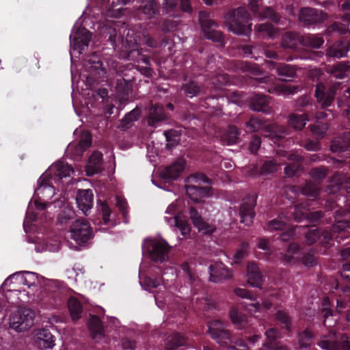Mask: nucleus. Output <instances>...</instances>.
<instances>
[{
    "label": "nucleus",
    "mask_w": 350,
    "mask_h": 350,
    "mask_svg": "<svg viewBox=\"0 0 350 350\" xmlns=\"http://www.w3.org/2000/svg\"><path fill=\"white\" fill-rule=\"evenodd\" d=\"M94 195L91 189H79L77 192L76 201L79 209L88 215V212L93 205Z\"/></svg>",
    "instance_id": "5701e85b"
},
{
    "label": "nucleus",
    "mask_w": 350,
    "mask_h": 350,
    "mask_svg": "<svg viewBox=\"0 0 350 350\" xmlns=\"http://www.w3.org/2000/svg\"><path fill=\"white\" fill-rule=\"evenodd\" d=\"M141 2L139 11L148 18H152L159 14V6L155 0H138Z\"/></svg>",
    "instance_id": "c756f323"
},
{
    "label": "nucleus",
    "mask_w": 350,
    "mask_h": 350,
    "mask_svg": "<svg viewBox=\"0 0 350 350\" xmlns=\"http://www.w3.org/2000/svg\"><path fill=\"white\" fill-rule=\"evenodd\" d=\"M319 187L317 185L311 183H306L301 188V193L304 195L311 198H317L319 196Z\"/></svg>",
    "instance_id": "4d7b16f0"
},
{
    "label": "nucleus",
    "mask_w": 350,
    "mask_h": 350,
    "mask_svg": "<svg viewBox=\"0 0 350 350\" xmlns=\"http://www.w3.org/2000/svg\"><path fill=\"white\" fill-rule=\"evenodd\" d=\"M239 135L240 131L236 126L229 125L223 133L221 139L227 145H232L238 142Z\"/></svg>",
    "instance_id": "4c0bfd02"
},
{
    "label": "nucleus",
    "mask_w": 350,
    "mask_h": 350,
    "mask_svg": "<svg viewBox=\"0 0 350 350\" xmlns=\"http://www.w3.org/2000/svg\"><path fill=\"white\" fill-rule=\"evenodd\" d=\"M258 33L262 37L273 38L276 33V29L274 26L269 23H262L255 27Z\"/></svg>",
    "instance_id": "8fccbe9b"
},
{
    "label": "nucleus",
    "mask_w": 350,
    "mask_h": 350,
    "mask_svg": "<svg viewBox=\"0 0 350 350\" xmlns=\"http://www.w3.org/2000/svg\"><path fill=\"white\" fill-rule=\"evenodd\" d=\"M347 33V27L340 23L335 22L328 26L325 30V35L332 37L334 35H344Z\"/></svg>",
    "instance_id": "603ef678"
},
{
    "label": "nucleus",
    "mask_w": 350,
    "mask_h": 350,
    "mask_svg": "<svg viewBox=\"0 0 350 350\" xmlns=\"http://www.w3.org/2000/svg\"><path fill=\"white\" fill-rule=\"evenodd\" d=\"M35 312L29 308H19L10 316V327L17 332L29 329L33 324Z\"/></svg>",
    "instance_id": "423d86ee"
},
{
    "label": "nucleus",
    "mask_w": 350,
    "mask_h": 350,
    "mask_svg": "<svg viewBox=\"0 0 350 350\" xmlns=\"http://www.w3.org/2000/svg\"><path fill=\"white\" fill-rule=\"evenodd\" d=\"M327 130V126L321 122L310 125L312 133L318 139L323 138Z\"/></svg>",
    "instance_id": "052dcab7"
},
{
    "label": "nucleus",
    "mask_w": 350,
    "mask_h": 350,
    "mask_svg": "<svg viewBox=\"0 0 350 350\" xmlns=\"http://www.w3.org/2000/svg\"><path fill=\"white\" fill-rule=\"evenodd\" d=\"M350 50V42L347 40L336 41L329 49V55L340 58L347 56Z\"/></svg>",
    "instance_id": "f704fd0d"
},
{
    "label": "nucleus",
    "mask_w": 350,
    "mask_h": 350,
    "mask_svg": "<svg viewBox=\"0 0 350 350\" xmlns=\"http://www.w3.org/2000/svg\"><path fill=\"white\" fill-rule=\"evenodd\" d=\"M164 135L167 142L166 144V149L172 150L179 144L181 131L175 129H170L164 131Z\"/></svg>",
    "instance_id": "58836bf2"
},
{
    "label": "nucleus",
    "mask_w": 350,
    "mask_h": 350,
    "mask_svg": "<svg viewBox=\"0 0 350 350\" xmlns=\"http://www.w3.org/2000/svg\"><path fill=\"white\" fill-rule=\"evenodd\" d=\"M269 99L267 95L255 93L250 97V107L253 111L268 113L270 111Z\"/></svg>",
    "instance_id": "4be33fe9"
},
{
    "label": "nucleus",
    "mask_w": 350,
    "mask_h": 350,
    "mask_svg": "<svg viewBox=\"0 0 350 350\" xmlns=\"http://www.w3.org/2000/svg\"><path fill=\"white\" fill-rule=\"evenodd\" d=\"M43 303L49 308H55L62 306L66 301L65 295L59 290H55L47 293L42 299Z\"/></svg>",
    "instance_id": "2f4dec72"
},
{
    "label": "nucleus",
    "mask_w": 350,
    "mask_h": 350,
    "mask_svg": "<svg viewBox=\"0 0 350 350\" xmlns=\"http://www.w3.org/2000/svg\"><path fill=\"white\" fill-rule=\"evenodd\" d=\"M37 335L38 338L42 342L44 348L50 349L55 345V336L52 335L49 329H40Z\"/></svg>",
    "instance_id": "37998d69"
},
{
    "label": "nucleus",
    "mask_w": 350,
    "mask_h": 350,
    "mask_svg": "<svg viewBox=\"0 0 350 350\" xmlns=\"http://www.w3.org/2000/svg\"><path fill=\"white\" fill-rule=\"evenodd\" d=\"M55 167L56 168L55 175L58 176L59 179L70 176L74 172L72 166L63 161L57 162Z\"/></svg>",
    "instance_id": "09e8293b"
},
{
    "label": "nucleus",
    "mask_w": 350,
    "mask_h": 350,
    "mask_svg": "<svg viewBox=\"0 0 350 350\" xmlns=\"http://www.w3.org/2000/svg\"><path fill=\"white\" fill-rule=\"evenodd\" d=\"M284 258L288 263L295 262L300 260L306 267H313L317 265V260L314 256L313 252L310 250L301 254L300 246L295 243H290L288 245Z\"/></svg>",
    "instance_id": "0eeeda50"
},
{
    "label": "nucleus",
    "mask_w": 350,
    "mask_h": 350,
    "mask_svg": "<svg viewBox=\"0 0 350 350\" xmlns=\"http://www.w3.org/2000/svg\"><path fill=\"white\" fill-rule=\"evenodd\" d=\"M339 84H334L330 87H326L321 83L316 85L314 96L321 108L327 109L334 105L336 91L339 88Z\"/></svg>",
    "instance_id": "9b49d317"
},
{
    "label": "nucleus",
    "mask_w": 350,
    "mask_h": 350,
    "mask_svg": "<svg viewBox=\"0 0 350 350\" xmlns=\"http://www.w3.org/2000/svg\"><path fill=\"white\" fill-rule=\"evenodd\" d=\"M266 340L261 350H288L286 346L279 345L280 332L276 328H269L265 333Z\"/></svg>",
    "instance_id": "6ab92c4d"
},
{
    "label": "nucleus",
    "mask_w": 350,
    "mask_h": 350,
    "mask_svg": "<svg viewBox=\"0 0 350 350\" xmlns=\"http://www.w3.org/2000/svg\"><path fill=\"white\" fill-rule=\"evenodd\" d=\"M15 279L18 283L27 286L29 288L37 287L38 284V275L36 273L30 271H23V273H15L9 276L4 282V284L10 280Z\"/></svg>",
    "instance_id": "412c9836"
},
{
    "label": "nucleus",
    "mask_w": 350,
    "mask_h": 350,
    "mask_svg": "<svg viewBox=\"0 0 350 350\" xmlns=\"http://www.w3.org/2000/svg\"><path fill=\"white\" fill-rule=\"evenodd\" d=\"M284 219L289 220V218L284 214V213H280L277 218L271 220L269 222V229L270 230H282L286 224V222L284 220Z\"/></svg>",
    "instance_id": "5fc2aeb1"
},
{
    "label": "nucleus",
    "mask_w": 350,
    "mask_h": 350,
    "mask_svg": "<svg viewBox=\"0 0 350 350\" xmlns=\"http://www.w3.org/2000/svg\"><path fill=\"white\" fill-rule=\"evenodd\" d=\"M166 119L164 108L159 104L152 105L149 109L148 124L152 127H157L159 124Z\"/></svg>",
    "instance_id": "a878e982"
},
{
    "label": "nucleus",
    "mask_w": 350,
    "mask_h": 350,
    "mask_svg": "<svg viewBox=\"0 0 350 350\" xmlns=\"http://www.w3.org/2000/svg\"><path fill=\"white\" fill-rule=\"evenodd\" d=\"M293 211L291 212V216H288L289 219L291 216L297 221H300L302 219L307 218L308 209L304 204H297L293 207Z\"/></svg>",
    "instance_id": "3c124183"
},
{
    "label": "nucleus",
    "mask_w": 350,
    "mask_h": 350,
    "mask_svg": "<svg viewBox=\"0 0 350 350\" xmlns=\"http://www.w3.org/2000/svg\"><path fill=\"white\" fill-rule=\"evenodd\" d=\"M170 249V246L165 241L151 242L144 247L150 258L160 263L168 258Z\"/></svg>",
    "instance_id": "ddd939ff"
},
{
    "label": "nucleus",
    "mask_w": 350,
    "mask_h": 350,
    "mask_svg": "<svg viewBox=\"0 0 350 350\" xmlns=\"http://www.w3.org/2000/svg\"><path fill=\"white\" fill-rule=\"evenodd\" d=\"M277 320L282 325L283 327L289 330L291 326V320L289 316L284 312L279 310L276 313Z\"/></svg>",
    "instance_id": "338daca9"
},
{
    "label": "nucleus",
    "mask_w": 350,
    "mask_h": 350,
    "mask_svg": "<svg viewBox=\"0 0 350 350\" xmlns=\"http://www.w3.org/2000/svg\"><path fill=\"white\" fill-rule=\"evenodd\" d=\"M194 226L198 228L199 232L208 235L212 234L216 230L215 226L206 222L204 219L200 221Z\"/></svg>",
    "instance_id": "e2e57ef3"
},
{
    "label": "nucleus",
    "mask_w": 350,
    "mask_h": 350,
    "mask_svg": "<svg viewBox=\"0 0 350 350\" xmlns=\"http://www.w3.org/2000/svg\"><path fill=\"white\" fill-rule=\"evenodd\" d=\"M98 204H99L98 211L102 213L103 224L107 225L110 220V216L111 214V208L106 202H102L99 200H98Z\"/></svg>",
    "instance_id": "bf43d9fd"
},
{
    "label": "nucleus",
    "mask_w": 350,
    "mask_h": 350,
    "mask_svg": "<svg viewBox=\"0 0 350 350\" xmlns=\"http://www.w3.org/2000/svg\"><path fill=\"white\" fill-rule=\"evenodd\" d=\"M251 16L244 7L229 10L225 21L230 31L237 35L248 36L252 31Z\"/></svg>",
    "instance_id": "f03ea898"
},
{
    "label": "nucleus",
    "mask_w": 350,
    "mask_h": 350,
    "mask_svg": "<svg viewBox=\"0 0 350 350\" xmlns=\"http://www.w3.org/2000/svg\"><path fill=\"white\" fill-rule=\"evenodd\" d=\"M140 117V110L135 108L129 113H126L121 120V127L123 129H129L131 126L133 122L137 121Z\"/></svg>",
    "instance_id": "49530a36"
},
{
    "label": "nucleus",
    "mask_w": 350,
    "mask_h": 350,
    "mask_svg": "<svg viewBox=\"0 0 350 350\" xmlns=\"http://www.w3.org/2000/svg\"><path fill=\"white\" fill-rule=\"evenodd\" d=\"M302 45V36L295 31H287L283 37L282 45L284 49L297 50L299 45Z\"/></svg>",
    "instance_id": "c85d7f7f"
},
{
    "label": "nucleus",
    "mask_w": 350,
    "mask_h": 350,
    "mask_svg": "<svg viewBox=\"0 0 350 350\" xmlns=\"http://www.w3.org/2000/svg\"><path fill=\"white\" fill-rule=\"evenodd\" d=\"M208 332L211 338L220 346L226 348V350H248L247 345H243V349H237L232 345L233 336L231 332L226 329L224 323L219 320L211 321L208 325Z\"/></svg>",
    "instance_id": "20e7f679"
},
{
    "label": "nucleus",
    "mask_w": 350,
    "mask_h": 350,
    "mask_svg": "<svg viewBox=\"0 0 350 350\" xmlns=\"http://www.w3.org/2000/svg\"><path fill=\"white\" fill-rule=\"evenodd\" d=\"M247 277L248 284L254 287L260 288L263 283V276L258 265L250 262L247 265Z\"/></svg>",
    "instance_id": "b1692460"
},
{
    "label": "nucleus",
    "mask_w": 350,
    "mask_h": 350,
    "mask_svg": "<svg viewBox=\"0 0 350 350\" xmlns=\"http://www.w3.org/2000/svg\"><path fill=\"white\" fill-rule=\"evenodd\" d=\"M188 181L198 184L197 185H187L185 186L187 195L194 202H198L200 198L207 196L211 191V187L200 185L201 183L211 185L212 183L211 180L203 173L198 172L189 176Z\"/></svg>",
    "instance_id": "39448f33"
},
{
    "label": "nucleus",
    "mask_w": 350,
    "mask_h": 350,
    "mask_svg": "<svg viewBox=\"0 0 350 350\" xmlns=\"http://www.w3.org/2000/svg\"><path fill=\"white\" fill-rule=\"evenodd\" d=\"M174 206H169L165 213L170 214L171 216H165L164 217L165 221L171 226H174L181 232V234L186 237L190 234L191 226L187 220L183 219L179 216L175 215Z\"/></svg>",
    "instance_id": "f3484780"
},
{
    "label": "nucleus",
    "mask_w": 350,
    "mask_h": 350,
    "mask_svg": "<svg viewBox=\"0 0 350 350\" xmlns=\"http://www.w3.org/2000/svg\"><path fill=\"white\" fill-rule=\"evenodd\" d=\"M297 338L299 347L307 349L312 345L314 335L308 328H306L298 334Z\"/></svg>",
    "instance_id": "79ce46f5"
},
{
    "label": "nucleus",
    "mask_w": 350,
    "mask_h": 350,
    "mask_svg": "<svg viewBox=\"0 0 350 350\" xmlns=\"http://www.w3.org/2000/svg\"><path fill=\"white\" fill-rule=\"evenodd\" d=\"M329 170L325 166L313 167L310 172L312 178L317 180H323L327 175Z\"/></svg>",
    "instance_id": "13d9d810"
},
{
    "label": "nucleus",
    "mask_w": 350,
    "mask_h": 350,
    "mask_svg": "<svg viewBox=\"0 0 350 350\" xmlns=\"http://www.w3.org/2000/svg\"><path fill=\"white\" fill-rule=\"evenodd\" d=\"M68 308L73 321L79 320L81 317L83 306L79 300L75 297H70L67 301Z\"/></svg>",
    "instance_id": "e433bc0d"
},
{
    "label": "nucleus",
    "mask_w": 350,
    "mask_h": 350,
    "mask_svg": "<svg viewBox=\"0 0 350 350\" xmlns=\"http://www.w3.org/2000/svg\"><path fill=\"white\" fill-rule=\"evenodd\" d=\"M324 43L323 39L316 35L302 36V45L313 49H319Z\"/></svg>",
    "instance_id": "de8ad7c7"
},
{
    "label": "nucleus",
    "mask_w": 350,
    "mask_h": 350,
    "mask_svg": "<svg viewBox=\"0 0 350 350\" xmlns=\"http://www.w3.org/2000/svg\"><path fill=\"white\" fill-rule=\"evenodd\" d=\"M239 68L243 72H247L254 76L261 74V69L257 64H253L247 62H240Z\"/></svg>",
    "instance_id": "6e6d98bb"
},
{
    "label": "nucleus",
    "mask_w": 350,
    "mask_h": 350,
    "mask_svg": "<svg viewBox=\"0 0 350 350\" xmlns=\"http://www.w3.org/2000/svg\"><path fill=\"white\" fill-rule=\"evenodd\" d=\"M43 303L49 308H55L62 306L66 301L65 295L59 290H55L47 293L42 299Z\"/></svg>",
    "instance_id": "7c9ffc66"
},
{
    "label": "nucleus",
    "mask_w": 350,
    "mask_h": 350,
    "mask_svg": "<svg viewBox=\"0 0 350 350\" xmlns=\"http://www.w3.org/2000/svg\"><path fill=\"white\" fill-rule=\"evenodd\" d=\"M257 196H248L243 199L240 206L239 215L241 222L247 226H251L256 215L254 208L256 205Z\"/></svg>",
    "instance_id": "4468645a"
},
{
    "label": "nucleus",
    "mask_w": 350,
    "mask_h": 350,
    "mask_svg": "<svg viewBox=\"0 0 350 350\" xmlns=\"http://www.w3.org/2000/svg\"><path fill=\"white\" fill-rule=\"evenodd\" d=\"M308 120V116L306 113L301 115L291 114L289 117L288 124L296 130H301Z\"/></svg>",
    "instance_id": "a19ab883"
},
{
    "label": "nucleus",
    "mask_w": 350,
    "mask_h": 350,
    "mask_svg": "<svg viewBox=\"0 0 350 350\" xmlns=\"http://www.w3.org/2000/svg\"><path fill=\"white\" fill-rule=\"evenodd\" d=\"M288 159L292 163L285 167L284 174L288 177H293L301 170L302 158L298 154H290Z\"/></svg>",
    "instance_id": "c9c22d12"
},
{
    "label": "nucleus",
    "mask_w": 350,
    "mask_h": 350,
    "mask_svg": "<svg viewBox=\"0 0 350 350\" xmlns=\"http://www.w3.org/2000/svg\"><path fill=\"white\" fill-rule=\"evenodd\" d=\"M248 8L256 16L262 18H269L272 22L278 23L280 21V16L271 7H267L262 11H260L258 0H251L249 2Z\"/></svg>",
    "instance_id": "aec40b11"
},
{
    "label": "nucleus",
    "mask_w": 350,
    "mask_h": 350,
    "mask_svg": "<svg viewBox=\"0 0 350 350\" xmlns=\"http://www.w3.org/2000/svg\"><path fill=\"white\" fill-rule=\"evenodd\" d=\"M70 236L78 244L87 243L93 237L90 223L85 219H77L70 226Z\"/></svg>",
    "instance_id": "9d476101"
},
{
    "label": "nucleus",
    "mask_w": 350,
    "mask_h": 350,
    "mask_svg": "<svg viewBox=\"0 0 350 350\" xmlns=\"http://www.w3.org/2000/svg\"><path fill=\"white\" fill-rule=\"evenodd\" d=\"M180 91L187 98L204 97L206 94L204 85L198 81L195 77H189L187 74L184 76Z\"/></svg>",
    "instance_id": "f8f14e48"
},
{
    "label": "nucleus",
    "mask_w": 350,
    "mask_h": 350,
    "mask_svg": "<svg viewBox=\"0 0 350 350\" xmlns=\"http://www.w3.org/2000/svg\"><path fill=\"white\" fill-rule=\"evenodd\" d=\"M327 18V14L323 11L310 8L301 9L299 14V21L305 26L320 24Z\"/></svg>",
    "instance_id": "2eb2a0df"
},
{
    "label": "nucleus",
    "mask_w": 350,
    "mask_h": 350,
    "mask_svg": "<svg viewBox=\"0 0 350 350\" xmlns=\"http://www.w3.org/2000/svg\"><path fill=\"white\" fill-rule=\"evenodd\" d=\"M92 38L91 32L83 27L79 29L72 39L71 43L75 49L84 50L89 45Z\"/></svg>",
    "instance_id": "393cba45"
},
{
    "label": "nucleus",
    "mask_w": 350,
    "mask_h": 350,
    "mask_svg": "<svg viewBox=\"0 0 350 350\" xmlns=\"http://www.w3.org/2000/svg\"><path fill=\"white\" fill-rule=\"evenodd\" d=\"M209 280L218 283L232 277L231 271L221 262H216L208 267Z\"/></svg>",
    "instance_id": "dca6fc26"
},
{
    "label": "nucleus",
    "mask_w": 350,
    "mask_h": 350,
    "mask_svg": "<svg viewBox=\"0 0 350 350\" xmlns=\"http://www.w3.org/2000/svg\"><path fill=\"white\" fill-rule=\"evenodd\" d=\"M188 345L187 338L180 333H174L167 337L165 348L166 350H176Z\"/></svg>",
    "instance_id": "473e14b6"
},
{
    "label": "nucleus",
    "mask_w": 350,
    "mask_h": 350,
    "mask_svg": "<svg viewBox=\"0 0 350 350\" xmlns=\"http://www.w3.org/2000/svg\"><path fill=\"white\" fill-rule=\"evenodd\" d=\"M306 107L312 108V103L308 96H300L295 102V108L298 111H306Z\"/></svg>",
    "instance_id": "69168bd1"
},
{
    "label": "nucleus",
    "mask_w": 350,
    "mask_h": 350,
    "mask_svg": "<svg viewBox=\"0 0 350 350\" xmlns=\"http://www.w3.org/2000/svg\"><path fill=\"white\" fill-rule=\"evenodd\" d=\"M269 68L275 70L276 73L280 77V81H275L271 83L273 80L271 77H264L256 79L258 86L267 90L270 94L275 95H288L297 92V86H291L285 84L282 81H291L297 75V67L294 65L286 63H278L270 61Z\"/></svg>",
    "instance_id": "f257e3e1"
},
{
    "label": "nucleus",
    "mask_w": 350,
    "mask_h": 350,
    "mask_svg": "<svg viewBox=\"0 0 350 350\" xmlns=\"http://www.w3.org/2000/svg\"><path fill=\"white\" fill-rule=\"evenodd\" d=\"M250 245L247 242H242L240 245V247L237 250L234 255V258L237 262L243 260L247 254Z\"/></svg>",
    "instance_id": "774afa93"
},
{
    "label": "nucleus",
    "mask_w": 350,
    "mask_h": 350,
    "mask_svg": "<svg viewBox=\"0 0 350 350\" xmlns=\"http://www.w3.org/2000/svg\"><path fill=\"white\" fill-rule=\"evenodd\" d=\"M278 163L273 160L266 161L260 167V174H272L277 171Z\"/></svg>",
    "instance_id": "680f3d73"
},
{
    "label": "nucleus",
    "mask_w": 350,
    "mask_h": 350,
    "mask_svg": "<svg viewBox=\"0 0 350 350\" xmlns=\"http://www.w3.org/2000/svg\"><path fill=\"white\" fill-rule=\"evenodd\" d=\"M185 168V161L178 159L165 167L161 172V178L167 182L177 180Z\"/></svg>",
    "instance_id": "a211bd4d"
},
{
    "label": "nucleus",
    "mask_w": 350,
    "mask_h": 350,
    "mask_svg": "<svg viewBox=\"0 0 350 350\" xmlns=\"http://www.w3.org/2000/svg\"><path fill=\"white\" fill-rule=\"evenodd\" d=\"M87 70L91 72L100 74V70H103V62L99 59L96 53H94L90 58L88 60V64L85 65Z\"/></svg>",
    "instance_id": "a18cd8bd"
},
{
    "label": "nucleus",
    "mask_w": 350,
    "mask_h": 350,
    "mask_svg": "<svg viewBox=\"0 0 350 350\" xmlns=\"http://www.w3.org/2000/svg\"><path fill=\"white\" fill-rule=\"evenodd\" d=\"M92 145V135L90 133H83L81 135V139L79 140L77 147L81 151L83 152L86 150Z\"/></svg>",
    "instance_id": "0e129e2a"
},
{
    "label": "nucleus",
    "mask_w": 350,
    "mask_h": 350,
    "mask_svg": "<svg viewBox=\"0 0 350 350\" xmlns=\"http://www.w3.org/2000/svg\"><path fill=\"white\" fill-rule=\"evenodd\" d=\"M199 21L204 32V36L212 40L223 44L224 38L222 33L215 30L218 25L217 23L211 19L210 14L206 11H200L199 12Z\"/></svg>",
    "instance_id": "6e6552de"
},
{
    "label": "nucleus",
    "mask_w": 350,
    "mask_h": 350,
    "mask_svg": "<svg viewBox=\"0 0 350 350\" xmlns=\"http://www.w3.org/2000/svg\"><path fill=\"white\" fill-rule=\"evenodd\" d=\"M330 148L333 152H350V131L345 132L340 137L334 139Z\"/></svg>",
    "instance_id": "bb28decb"
},
{
    "label": "nucleus",
    "mask_w": 350,
    "mask_h": 350,
    "mask_svg": "<svg viewBox=\"0 0 350 350\" xmlns=\"http://www.w3.org/2000/svg\"><path fill=\"white\" fill-rule=\"evenodd\" d=\"M135 80V77L126 78V74L117 79L116 89L117 92L122 96H127L133 88V82Z\"/></svg>",
    "instance_id": "72a5a7b5"
},
{
    "label": "nucleus",
    "mask_w": 350,
    "mask_h": 350,
    "mask_svg": "<svg viewBox=\"0 0 350 350\" xmlns=\"http://www.w3.org/2000/svg\"><path fill=\"white\" fill-rule=\"evenodd\" d=\"M230 317L233 324L239 329L244 328L247 323V317L234 307L230 310Z\"/></svg>",
    "instance_id": "ea45409f"
},
{
    "label": "nucleus",
    "mask_w": 350,
    "mask_h": 350,
    "mask_svg": "<svg viewBox=\"0 0 350 350\" xmlns=\"http://www.w3.org/2000/svg\"><path fill=\"white\" fill-rule=\"evenodd\" d=\"M89 326L92 330L93 338H95L97 335H103V323L98 317L92 316L90 320Z\"/></svg>",
    "instance_id": "864d4df0"
},
{
    "label": "nucleus",
    "mask_w": 350,
    "mask_h": 350,
    "mask_svg": "<svg viewBox=\"0 0 350 350\" xmlns=\"http://www.w3.org/2000/svg\"><path fill=\"white\" fill-rule=\"evenodd\" d=\"M102 165L103 154L98 152H93L86 165L87 175L91 176L96 174L100 173L103 170Z\"/></svg>",
    "instance_id": "cd10ccee"
},
{
    "label": "nucleus",
    "mask_w": 350,
    "mask_h": 350,
    "mask_svg": "<svg viewBox=\"0 0 350 350\" xmlns=\"http://www.w3.org/2000/svg\"><path fill=\"white\" fill-rule=\"evenodd\" d=\"M246 129L248 132L262 131V134L265 137H269L274 143L288 135V129L286 126L273 123H267L262 119L252 116L246 122Z\"/></svg>",
    "instance_id": "7ed1b4c3"
},
{
    "label": "nucleus",
    "mask_w": 350,
    "mask_h": 350,
    "mask_svg": "<svg viewBox=\"0 0 350 350\" xmlns=\"http://www.w3.org/2000/svg\"><path fill=\"white\" fill-rule=\"evenodd\" d=\"M303 231L305 234L306 241L308 245H312L319 241L320 230L318 228L308 229L306 226H301L299 232Z\"/></svg>",
    "instance_id": "c03bdc74"
},
{
    "label": "nucleus",
    "mask_w": 350,
    "mask_h": 350,
    "mask_svg": "<svg viewBox=\"0 0 350 350\" xmlns=\"http://www.w3.org/2000/svg\"><path fill=\"white\" fill-rule=\"evenodd\" d=\"M325 336L318 342V345L325 350H350V338L345 334L339 337L337 333L331 329L329 339Z\"/></svg>",
    "instance_id": "1a4fd4ad"
}]
</instances>
